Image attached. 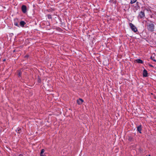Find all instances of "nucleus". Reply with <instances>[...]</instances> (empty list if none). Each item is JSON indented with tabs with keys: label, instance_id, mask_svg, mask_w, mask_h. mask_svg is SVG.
<instances>
[{
	"label": "nucleus",
	"instance_id": "nucleus-20",
	"mask_svg": "<svg viewBox=\"0 0 156 156\" xmlns=\"http://www.w3.org/2000/svg\"><path fill=\"white\" fill-rule=\"evenodd\" d=\"M146 156H147V155Z\"/></svg>",
	"mask_w": 156,
	"mask_h": 156
},
{
	"label": "nucleus",
	"instance_id": "nucleus-9",
	"mask_svg": "<svg viewBox=\"0 0 156 156\" xmlns=\"http://www.w3.org/2000/svg\"><path fill=\"white\" fill-rule=\"evenodd\" d=\"M44 149H42L41 150V153H40V155L41 156H45L44 154Z\"/></svg>",
	"mask_w": 156,
	"mask_h": 156
},
{
	"label": "nucleus",
	"instance_id": "nucleus-8",
	"mask_svg": "<svg viewBox=\"0 0 156 156\" xmlns=\"http://www.w3.org/2000/svg\"><path fill=\"white\" fill-rule=\"evenodd\" d=\"M137 128V130L140 133H141V131L142 129H141V126H138Z\"/></svg>",
	"mask_w": 156,
	"mask_h": 156
},
{
	"label": "nucleus",
	"instance_id": "nucleus-2",
	"mask_svg": "<svg viewBox=\"0 0 156 156\" xmlns=\"http://www.w3.org/2000/svg\"><path fill=\"white\" fill-rule=\"evenodd\" d=\"M129 26L131 27V28L132 30L134 32H136L137 31V28L133 24H132V23H130Z\"/></svg>",
	"mask_w": 156,
	"mask_h": 156
},
{
	"label": "nucleus",
	"instance_id": "nucleus-7",
	"mask_svg": "<svg viewBox=\"0 0 156 156\" xmlns=\"http://www.w3.org/2000/svg\"><path fill=\"white\" fill-rule=\"evenodd\" d=\"M135 62H137L139 63H143V61L140 59H138L135 60Z\"/></svg>",
	"mask_w": 156,
	"mask_h": 156
},
{
	"label": "nucleus",
	"instance_id": "nucleus-18",
	"mask_svg": "<svg viewBox=\"0 0 156 156\" xmlns=\"http://www.w3.org/2000/svg\"><path fill=\"white\" fill-rule=\"evenodd\" d=\"M148 156H151L150 155H149Z\"/></svg>",
	"mask_w": 156,
	"mask_h": 156
},
{
	"label": "nucleus",
	"instance_id": "nucleus-14",
	"mask_svg": "<svg viewBox=\"0 0 156 156\" xmlns=\"http://www.w3.org/2000/svg\"><path fill=\"white\" fill-rule=\"evenodd\" d=\"M14 25L16 26H18V27L19 26H18V23L16 22H15L14 23Z\"/></svg>",
	"mask_w": 156,
	"mask_h": 156
},
{
	"label": "nucleus",
	"instance_id": "nucleus-16",
	"mask_svg": "<svg viewBox=\"0 0 156 156\" xmlns=\"http://www.w3.org/2000/svg\"><path fill=\"white\" fill-rule=\"evenodd\" d=\"M21 73L20 72L19 73V74H18V75H19V76H20L21 75Z\"/></svg>",
	"mask_w": 156,
	"mask_h": 156
},
{
	"label": "nucleus",
	"instance_id": "nucleus-10",
	"mask_svg": "<svg viewBox=\"0 0 156 156\" xmlns=\"http://www.w3.org/2000/svg\"><path fill=\"white\" fill-rule=\"evenodd\" d=\"M20 25L22 27H23L26 23L23 21H21L20 23Z\"/></svg>",
	"mask_w": 156,
	"mask_h": 156
},
{
	"label": "nucleus",
	"instance_id": "nucleus-15",
	"mask_svg": "<svg viewBox=\"0 0 156 156\" xmlns=\"http://www.w3.org/2000/svg\"><path fill=\"white\" fill-rule=\"evenodd\" d=\"M48 18L49 19H51V15H48Z\"/></svg>",
	"mask_w": 156,
	"mask_h": 156
},
{
	"label": "nucleus",
	"instance_id": "nucleus-6",
	"mask_svg": "<svg viewBox=\"0 0 156 156\" xmlns=\"http://www.w3.org/2000/svg\"><path fill=\"white\" fill-rule=\"evenodd\" d=\"M143 76L144 77H146L147 76V70L144 69L143 72Z\"/></svg>",
	"mask_w": 156,
	"mask_h": 156
},
{
	"label": "nucleus",
	"instance_id": "nucleus-1",
	"mask_svg": "<svg viewBox=\"0 0 156 156\" xmlns=\"http://www.w3.org/2000/svg\"><path fill=\"white\" fill-rule=\"evenodd\" d=\"M147 29L149 30L153 31L154 29V25L152 23L149 24L147 26Z\"/></svg>",
	"mask_w": 156,
	"mask_h": 156
},
{
	"label": "nucleus",
	"instance_id": "nucleus-13",
	"mask_svg": "<svg viewBox=\"0 0 156 156\" xmlns=\"http://www.w3.org/2000/svg\"><path fill=\"white\" fill-rule=\"evenodd\" d=\"M150 58L152 60H153L154 61L156 62V60H155V59L154 58V57L153 58L152 56H151V57H150Z\"/></svg>",
	"mask_w": 156,
	"mask_h": 156
},
{
	"label": "nucleus",
	"instance_id": "nucleus-3",
	"mask_svg": "<svg viewBox=\"0 0 156 156\" xmlns=\"http://www.w3.org/2000/svg\"><path fill=\"white\" fill-rule=\"evenodd\" d=\"M22 10L23 13H25L27 12V7L25 5H23L22 6Z\"/></svg>",
	"mask_w": 156,
	"mask_h": 156
},
{
	"label": "nucleus",
	"instance_id": "nucleus-17",
	"mask_svg": "<svg viewBox=\"0 0 156 156\" xmlns=\"http://www.w3.org/2000/svg\"><path fill=\"white\" fill-rule=\"evenodd\" d=\"M19 156H23V154H20Z\"/></svg>",
	"mask_w": 156,
	"mask_h": 156
},
{
	"label": "nucleus",
	"instance_id": "nucleus-19",
	"mask_svg": "<svg viewBox=\"0 0 156 156\" xmlns=\"http://www.w3.org/2000/svg\"><path fill=\"white\" fill-rule=\"evenodd\" d=\"M150 66H151V65H150Z\"/></svg>",
	"mask_w": 156,
	"mask_h": 156
},
{
	"label": "nucleus",
	"instance_id": "nucleus-12",
	"mask_svg": "<svg viewBox=\"0 0 156 156\" xmlns=\"http://www.w3.org/2000/svg\"><path fill=\"white\" fill-rule=\"evenodd\" d=\"M137 0H131L130 3L132 4L136 2Z\"/></svg>",
	"mask_w": 156,
	"mask_h": 156
},
{
	"label": "nucleus",
	"instance_id": "nucleus-4",
	"mask_svg": "<svg viewBox=\"0 0 156 156\" xmlns=\"http://www.w3.org/2000/svg\"><path fill=\"white\" fill-rule=\"evenodd\" d=\"M140 18H142L145 16L144 13L143 12L141 11L140 12L139 16Z\"/></svg>",
	"mask_w": 156,
	"mask_h": 156
},
{
	"label": "nucleus",
	"instance_id": "nucleus-11",
	"mask_svg": "<svg viewBox=\"0 0 156 156\" xmlns=\"http://www.w3.org/2000/svg\"><path fill=\"white\" fill-rule=\"evenodd\" d=\"M16 131L18 133H20V132H21V129L20 128H18L16 130Z\"/></svg>",
	"mask_w": 156,
	"mask_h": 156
},
{
	"label": "nucleus",
	"instance_id": "nucleus-5",
	"mask_svg": "<svg viewBox=\"0 0 156 156\" xmlns=\"http://www.w3.org/2000/svg\"><path fill=\"white\" fill-rule=\"evenodd\" d=\"M77 102L79 105H81L83 102V100L82 99L80 98L77 100Z\"/></svg>",
	"mask_w": 156,
	"mask_h": 156
}]
</instances>
